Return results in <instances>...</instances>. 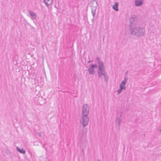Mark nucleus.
Wrapping results in <instances>:
<instances>
[{"mask_svg": "<svg viewBox=\"0 0 161 161\" xmlns=\"http://www.w3.org/2000/svg\"><path fill=\"white\" fill-rule=\"evenodd\" d=\"M131 34L136 37H141L145 34V30L142 27L131 26L130 30Z\"/></svg>", "mask_w": 161, "mask_h": 161, "instance_id": "obj_1", "label": "nucleus"}, {"mask_svg": "<svg viewBox=\"0 0 161 161\" xmlns=\"http://www.w3.org/2000/svg\"><path fill=\"white\" fill-rule=\"evenodd\" d=\"M97 74L98 77L99 78H101L102 76H103L104 78L105 81L107 82L108 80V77L107 73L105 70V69H103L98 70Z\"/></svg>", "mask_w": 161, "mask_h": 161, "instance_id": "obj_2", "label": "nucleus"}, {"mask_svg": "<svg viewBox=\"0 0 161 161\" xmlns=\"http://www.w3.org/2000/svg\"><path fill=\"white\" fill-rule=\"evenodd\" d=\"M89 117L88 116L82 115L81 119L80 120V123L83 127H85L88 124Z\"/></svg>", "mask_w": 161, "mask_h": 161, "instance_id": "obj_3", "label": "nucleus"}, {"mask_svg": "<svg viewBox=\"0 0 161 161\" xmlns=\"http://www.w3.org/2000/svg\"><path fill=\"white\" fill-rule=\"evenodd\" d=\"M90 107L87 104L83 105L82 108V115L88 116L89 113Z\"/></svg>", "mask_w": 161, "mask_h": 161, "instance_id": "obj_4", "label": "nucleus"}, {"mask_svg": "<svg viewBox=\"0 0 161 161\" xmlns=\"http://www.w3.org/2000/svg\"><path fill=\"white\" fill-rule=\"evenodd\" d=\"M137 19L135 17H131L130 20V24L129 25L130 30L131 29V26H136V22Z\"/></svg>", "mask_w": 161, "mask_h": 161, "instance_id": "obj_5", "label": "nucleus"}, {"mask_svg": "<svg viewBox=\"0 0 161 161\" xmlns=\"http://www.w3.org/2000/svg\"><path fill=\"white\" fill-rule=\"evenodd\" d=\"M97 6V1L96 2L92 1L90 3V7L91 8V11H96Z\"/></svg>", "mask_w": 161, "mask_h": 161, "instance_id": "obj_6", "label": "nucleus"}, {"mask_svg": "<svg viewBox=\"0 0 161 161\" xmlns=\"http://www.w3.org/2000/svg\"><path fill=\"white\" fill-rule=\"evenodd\" d=\"M98 70L103 69H105L103 63L102 62H98Z\"/></svg>", "mask_w": 161, "mask_h": 161, "instance_id": "obj_7", "label": "nucleus"}, {"mask_svg": "<svg viewBox=\"0 0 161 161\" xmlns=\"http://www.w3.org/2000/svg\"><path fill=\"white\" fill-rule=\"evenodd\" d=\"M94 68H93V66H91L89 67L88 69L89 73L90 74L93 75L95 73V71L94 70Z\"/></svg>", "mask_w": 161, "mask_h": 161, "instance_id": "obj_8", "label": "nucleus"}, {"mask_svg": "<svg viewBox=\"0 0 161 161\" xmlns=\"http://www.w3.org/2000/svg\"><path fill=\"white\" fill-rule=\"evenodd\" d=\"M121 122V119L120 118L117 117L115 120V122L116 124H117L118 126V128L119 129L120 126V123Z\"/></svg>", "mask_w": 161, "mask_h": 161, "instance_id": "obj_9", "label": "nucleus"}, {"mask_svg": "<svg viewBox=\"0 0 161 161\" xmlns=\"http://www.w3.org/2000/svg\"><path fill=\"white\" fill-rule=\"evenodd\" d=\"M142 4V0H135V5L136 6H141Z\"/></svg>", "mask_w": 161, "mask_h": 161, "instance_id": "obj_10", "label": "nucleus"}, {"mask_svg": "<svg viewBox=\"0 0 161 161\" xmlns=\"http://www.w3.org/2000/svg\"><path fill=\"white\" fill-rule=\"evenodd\" d=\"M118 5L119 3L118 2H115L113 6V8L116 11H118L119 10L118 8Z\"/></svg>", "mask_w": 161, "mask_h": 161, "instance_id": "obj_11", "label": "nucleus"}, {"mask_svg": "<svg viewBox=\"0 0 161 161\" xmlns=\"http://www.w3.org/2000/svg\"><path fill=\"white\" fill-rule=\"evenodd\" d=\"M46 6L48 7L52 2V0H44Z\"/></svg>", "mask_w": 161, "mask_h": 161, "instance_id": "obj_12", "label": "nucleus"}, {"mask_svg": "<svg viewBox=\"0 0 161 161\" xmlns=\"http://www.w3.org/2000/svg\"><path fill=\"white\" fill-rule=\"evenodd\" d=\"M29 13L30 14V15L31 16L32 19H36V16L34 13L31 12V11H29Z\"/></svg>", "mask_w": 161, "mask_h": 161, "instance_id": "obj_13", "label": "nucleus"}, {"mask_svg": "<svg viewBox=\"0 0 161 161\" xmlns=\"http://www.w3.org/2000/svg\"><path fill=\"white\" fill-rule=\"evenodd\" d=\"M17 150L18 152H20V153H21L25 154V151L23 149H21L17 147Z\"/></svg>", "mask_w": 161, "mask_h": 161, "instance_id": "obj_14", "label": "nucleus"}, {"mask_svg": "<svg viewBox=\"0 0 161 161\" xmlns=\"http://www.w3.org/2000/svg\"><path fill=\"white\" fill-rule=\"evenodd\" d=\"M42 97L41 96H39L38 97L37 99V102L39 104H42Z\"/></svg>", "mask_w": 161, "mask_h": 161, "instance_id": "obj_15", "label": "nucleus"}, {"mask_svg": "<svg viewBox=\"0 0 161 161\" xmlns=\"http://www.w3.org/2000/svg\"><path fill=\"white\" fill-rule=\"evenodd\" d=\"M119 88L125 90L126 89L125 84H122V83L121 82L119 85Z\"/></svg>", "mask_w": 161, "mask_h": 161, "instance_id": "obj_16", "label": "nucleus"}, {"mask_svg": "<svg viewBox=\"0 0 161 161\" xmlns=\"http://www.w3.org/2000/svg\"><path fill=\"white\" fill-rule=\"evenodd\" d=\"M128 79V78H125L124 80L121 82L122 83V84H124L125 85L126 83L127 82Z\"/></svg>", "mask_w": 161, "mask_h": 161, "instance_id": "obj_17", "label": "nucleus"}, {"mask_svg": "<svg viewBox=\"0 0 161 161\" xmlns=\"http://www.w3.org/2000/svg\"><path fill=\"white\" fill-rule=\"evenodd\" d=\"M96 11H91L92 13V14L93 15V18L95 17V16L96 14Z\"/></svg>", "mask_w": 161, "mask_h": 161, "instance_id": "obj_18", "label": "nucleus"}, {"mask_svg": "<svg viewBox=\"0 0 161 161\" xmlns=\"http://www.w3.org/2000/svg\"><path fill=\"white\" fill-rule=\"evenodd\" d=\"M122 90L123 89L119 88V89L117 91L118 94H119L121 92Z\"/></svg>", "mask_w": 161, "mask_h": 161, "instance_id": "obj_19", "label": "nucleus"}, {"mask_svg": "<svg viewBox=\"0 0 161 161\" xmlns=\"http://www.w3.org/2000/svg\"><path fill=\"white\" fill-rule=\"evenodd\" d=\"M37 134L40 137H42V134L40 132H38Z\"/></svg>", "mask_w": 161, "mask_h": 161, "instance_id": "obj_20", "label": "nucleus"}, {"mask_svg": "<svg viewBox=\"0 0 161 161\" xmlns=\"http://www.w3.org/2000/svg\"><path fill=\"white\" fill-rule=\"evenodd\" d=\"M91 66H93V68H96L97 67V64H92Z\"/></svg>", "mask_w": 161, "mask_h": 161, "instance_id": "obj_21", "label": "nucleus"}, {"mask_svg": "<svg viewBox=\"0 0 161 161\" xmlns=\"http://www.w3.org/2000/svg\"><path fill=\"white\" fill-rule=\"evenodd\" d=\"M97 63H98V62H100V58L99 57H97Z\"/></svg>", "mask_w": 161, "mask_h": 161, "instance_id": "obj_22", "label": "nucleus"}, {"mask_svg": "<svg viewBox=\"0 0 161 161\" xmlns=\"http://www.w3.org/2000/svg\"><path fill=\"white\" fill-rule=\"evenodd\" d=\"M94 18H93V19H92V23H94Z\"/></svg>", "mask_w": 161, "mask_h": 161, "instance_id": "obj_23", "label": "nucleus"}, {"mask_svg": "<svg viewBox=\"0 0 161 161\" xmlns=\"http://www.w3.org/2000/svg\"><path fill=\"white\" fill-rule=\"evenodd\" d=\"M91 62V61H88V63H90V62Z\"/></svg>", "mask_w": 161, "mask_h": 161, "instance_id": "obj_24", "label": "nucleus"}, {"mask_svg": "<svg viewBox=\"0 0 161 161\" xmlns=\"http://www.w3.org/2000/svg\"><path fill=\"white\" fill-rule=\"evenodd\" d=\"M92 1H94V2H96L95 0H92Z\"/></svg>", "mask_w": 161, "mask_h": 161, "instance_id": "obj_25", "label": "nucleus"}, {"mask_svg": "<svg viewBox=\"0 0 161 161\" xmlns=\"http://www.w3.org/2000/svg\"><path fill=\"white\" fill-rule=\"evenodd\" d=\"M159 130H160V131L161 132V128H160Z\"/></svg>", "mask_w": 161, "mask_h": 161, "instance_id": "obj_26", "label": "nucleus"}, {"mask_svg": "<svg viewBox=\"0 0 161 161\" xmlns=\"http://www.w3.org/2000/svg\"><path fill=\"white\" fill-rule=\"evenodd\" d=\"M127 72H128V71H126V73H127Z\"/></svg>", "mask_w": 161, "mask_h": 161, "instance_id": "obj_27", "label": "nucleus"}, {"mask_svg": "<svg viewBox=\"0 0 161 161\" xmlns=\"http://www.w3.org/2000/svg\"><path fill=\"white\" fill-rule=\"evenodd\" d=\"M97 161H101V160H97Z\"/></svg>", "mask_w": 161, "mask_h": 161, "instance_id": "obj_28", "label": "nucleus"}, {"mask_svg": "<svg viewBox=\"0 0 161 161\" xmlns=\"http://www.w3.org/2000/svg\"><path fill=\"white\" fill-rule=\"evenodd\" d=\"M121 115H120V117H121Z\"/></svg>", "mask_w": 161, "mask_h": 161, "instance_id": "obj_29", "label": "nucleus"}]
</instances>
